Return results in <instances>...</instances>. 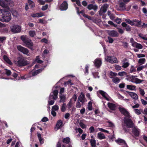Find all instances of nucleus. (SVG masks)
<instances>
[{"label":"nucleus","instance_id":"1","mask_svg":"<svg viewBox=\"0 0 147 147\" xmlns=\"http://www.w3.org/2000/svg\"><path fill=\"white\" fill-rule=\"evenodd\" d=\"M20 39L25 44V46L32 50H33V47L34 44L31 39L27 37L26 35L22 36L20 37Z\"/></svg>","mask_w":147,"mask_h":147},{"label":"nucleus","instance_id":"2","mask_svg":"<svg viewBox=\"0 0 147 147\" xmlns=\"http://www.w3.org/2000/svg\"><path fill=\"white\" fill-rule=\"evenodd\" d=\"M2 17L3 19L5 22L9 21L11 19V15L10 12L8 11H3L2 12Z\"/></svg>","mask_w":147,"mask_h":147},{"label":"nucleus","instance_id":"3","mask_svg":"<svg viewBox=\"0 0 147 147\" xmlns=\"http://www.w3.org/2000/svg\"><path fill=\"white\" fill-rule=\"evenodd\" d=\"M29 64L28 62L23 57H19L18 58L17 65L19 67L25 66Z\"/></svg>","mask_w":147,"mask_h":147},{"label":"nucleus","instance_id":"4","mask_svg":"<svg viewBox=\"0 0 147 147\" xmlns=\"http://www.w3.org/2000/svg\"><path fill=\"white\" fill-rule=\"evenodd\" d=\"M9 4L11 6L13 5V2L9 0H0V5L4 8H6Z\"/></svg>","mask_w":147,"mask_h":147},{"label":"nucleus","instance_id":"5","mask_svg":"<svg viewBox=\"0 0 147 147\" xmlns=\"http://www.w3.org/2000/svg\"><path fill=\"white\" fill-rule=\"evenodd\" d=\"M124 123L125 124L126 126L128 128H132L134 127L135 125L132 120L129 118H127L125 119L124 120Z\"/></svg>","mask_w":147,"mask_h":147},{"label":"nucleus","instance_id":"6","mask_svg":"<svg viewBox=\"0 0 147 147\" xmlns=\"http://www.w3.org/2000/svg\"><path fill=\"white\" fill-rule=\"evenodd\" d=\"M11 31L13 33L20 32L21 30V27L18 25H13L10 27Z\"/></svg>","mask_w":147,"mask_h":147},{"label":"nucleus","instance_id":"7","mask_svg":"<svg viewBox=\"0 0 147 147\" xmlns=\"http://www.w3.org/2000/svg\"><path fill=\"white\" fill-rule=\"evenodd\" d=\"M132 135L135 137H138L140 134V130L137 126H135L132 128Z\"/></svg>","mask_w":147,"mask_h":147},{"label":"nucleus","instance_id":"8","mask_svg":"<svg viewBox=\"0 0 147 147\" xmlns=\"http://www.w3.org/2000/svg\"><path fill=\"white\" fill-rule=\"evenodd\" d=\"M119 109L122 114L129 118L131 117L129 113L125 108L119 107Z\"/></svg>","mask_w":147,"mask_h":147},{"label":"nucleus","instance_id":"9","mask_svg":"<svg viewBox=\"0 0 147 147\" xmlns=\"http://www.w3.org/2000/svg\"><path fill=\"white\" fill-rule=\"evenodd\" d=\"M106 60L112 64L117 63L118 62L117 58L114 57L107 56Z\"/></svg>","mask_w":147,"mask_h":147},{"label":"nucleus","instance_id":"10","mask_svg":"<svg viewBox=\"0 0 147 147\" xmlns=\"http://www.w3.org/2000/svg\"><path fill=\"white\" fill-rule=\"evenodd\" d=\"M17 49L19 51L23 53L24 54L27 55L29 53V51L27 48H24L21 45L17 46Z\"/></svg>","mask_w":147,"mask_h":147},{"label":"nucleus","instance_id":"11","mask_svg":"<svg viewBox=\"0 0 147 147\" xmlns=\"http://www.w3.org/2000/svg\"><path fill=\"white\" fill-rule=\"evenodd\" d=\"M68 5L66 1H63L59 6V8L61 11L66 10L68 8Z\"/></svg>","mask_w":147,"mask_h":147},{"label":"nucleus","instance_id":"12","mask_svg":"<svg viewBox=\"0 0 147 147\" xmlns=\"http://www.w3.org/2000/svg\"><path fill=\"white\" fill-rule=\"evenodd\" d=\"M94 63L95 66L97 68H98L102 64L101 59L99 58H96L94 60Z\"/></svg>","mask_w":147,"mask_h":147},{"label":"nucleus","instance_id":"13","mask_svg":"<svg viewBox=\"0 0 147 147\" xmlns=\"http://www.w3.org/2000/svg\"><path fill=\"white\" fill-rule=\"evenodd\" d=\"M108 34L109 35L113 37H117L119 36V34L117 31L114 30L108 31Z\"/></svg>","mask_w":147,"mask_h":147},{"label":"nucleus","instance_id":"14","mask_svg":"<svg viewBox=\"0 0 147 147\" xmlns=\"http://www.w3.org/2000/svg\"><path fill=\"white\" fill-rule=\"evenodd\" d=\"M79 100L82 103V104L84 103L85 102H86L87 100L86 99L85 95L84 94L81 92V94L79 96Z\"/></svg>","mask_w":147,"mask_h":147},{"label":"nucleus","instance_id":"15","mask_svg":"<svg viewBox=\"0 0 147 147\" xmlns=\"http://www.w3.org/2000/svg\"><path fill=\"white\" fill-rule=\"evenodd\" d=\"M127 92L133 99L135 100H137L138 99V96L135 93L129 91H127Z\"/></svg>","mask_w":147,"mask_h":147},{"label":"nucleus","instance_id":"16","mask_svg":"<svg viewBox=\"0 0 147 147\" xmlns=\"http://www.w3.org/2000/svg\"><path fill=\"white\" fill-rule=\"evenodd\" d=\"M107 105L108 107L111 110L115 111L116 110V106L115 104L109 102L108 103Z\"/></svg>","mask_w":147,"mask_h":147},{"label":"nucleus","instance_id":"17","mask_svg":"<svg viewBox=\"0 0 147 147\" xmlns=\"http://www.w3.org/2000/svg\"><path fill=\"white\" fill-rule=\"evenodd\" d=\"M87 8L89 10L93 9L94 11H96L98 9V6L96 5H94L92 4H91L88 5Z\"/></svg>","mask_w":147,"mask_h":147},{"label":"nucleus","instance_id":"18","mask_svg":"<svg viewBox=\"0 0 147 147\" xmlns=\"http://www.w3.org/2000/svg\"><path fill=\"white\" fill-rule=\"evenodd\" d=\"M121 25L123 27H125V30L127 31H130L131 30V27L129 25H128L125 22H122Z\"/></svg>","mask_w":147,"mask_h":147},{"label":"nucleus","instance_id":"19","mask_svg":"<svg viewBox=\"0 0 147 147\" xmlns=\"http://www.w3.org/2000/svg\"><path fill=\"white\" fill-rule=\"evenodd\" d=\"M132 46L133 47H136V48L139 49H142L143 47V46L140 43H138L136 42H135L134 43H133L132 44Z\"/></svg>","mask_w":147,"mask_h":147},{"label":"nucleus","instance_id":"20","mask_svg":"<svg viewBox=\"0 0 147 147\" xmlns=\"http://www.w3.org/2000/svg\"><path fill=\"white\" fill-rule=\"evenodd\" d=\"M127 61V59L124 58L123 60V65L122 67L124 68H126L129 65V64L128 62H126Z\"/></svg>","mask_w":147,"mask_h":147},{"label":"nucleus","instance_id":"21","mask_svg":"<svg viewBox=\"0 0 147 147\" xmlns=\"http://www.w3.org/2000/svg\"><path fill=\"white\" fill-rule=\"evenodd\" d=\"M63 123L61 120H59L56 124V127L57 129H58L61 128L63 126Z\"/></svg>","mask_w":147,"mask_h":147},{"label":"nucleus","instance_id":"22","mask_svg":"<svg viewBox=\"0 0 147 147\" xmlns=\"http://www.w3.org/2000/svg\"><path fill=\"white\" fill-rule=\"evenodd\" d=\"M99 93L106 100L109 101V99L106 96V95H107V94L105 92L102 90H100L99 91Z\"/></svg>","mask_w":147,"mask_h":147},{"label":"nucleus","instance_id":"23","mask_svg":"<svg viewBox=\"0 0 147 147\" xmlns=\"http://www.w3.org/2000/svg\"><path fill=\"white\" fill-rule=\"evenodd\" d=\"M119 7L121 8V9L122 10H125L126 9L125 4L122 2L119 3Z\"/></svg>","mask_w":147,"mask_h":147},{"label":"nucleus","instance_id":"24","mask_svg":"<svg viewBox=\"0 0 147 147\" xmlns=\"http://www.w3.org/2000/svg\"><path fill=\"white\" fill-rule=\"evenodd\" d=\"M143 81V80H141L138 78H135V79H132L131 80V81L133 82H135L136 84H140Z\"/></svg>","mask_w":147,"mask_h":147},{"label":"nucleus","instance_id":"25","mask_svg":"<svg viewBox=\"0 0 147 147\" xmlns=\"http://www.w3.org/2000/svg\"><path fill=\"white\" fill-rule=\"evenodd\" d=\"M60 100H59V102L63 103L65 102L66 96L64 94H63L61 95H60L59 96Z\"/></svg>","mask_w":147,"mask_h":147},{"label":"nucleus","instance_id":"26","mask_svg":"<svg viewBox=\"0 0 147 147\" xmlns=\"http://www.w3.org/2000/svg\"><path fill=\"white\" fill-rule=\"evenodd\" d=\"M98 138L100 140L104 139L106 138L104 134L101 132H99L97 134Z\"/></svg>","mask_w":147,"mask_h":147},{"label":"nucleus","instance_id":"27","mask_svg":"<svg viewBox=\"0 0 147 147\" xmlns=\"http://www.w3.org/2000/svg\"><path fill=\"white\" fill-rule=\"evenodd\" d=\"M90 142L91 147H97L96 145V141L94 139H91L90 140Z\"/></svg>","mask_w":147,"mask_h":147},{"label":"nucleus","instance_id":"28","mask_svg":"<svg viewBox=\"0 0 147 147\" xmlns=\"http://www.w3.org/2000/svg\"><path fill=\"white\" fill-rule=\"evenodd\" d=\"M4 60L9 65H11L12 63L8 57L6 55H4L3 56Z\"/></svg>","mask_w":147,"mask_h":147},{"label":"nucleus","instance_id":"29","mask_svg":"<svg viewBox=\"0 0 147 147\" xmlns=\"http://www.w3.org/2000/svg\"><path fill=\"white\" fill-rule=\"evenodd\" d=\"M28 2L31 8H34L35 4L34 2L31 0H28Z\"/></svg>","mask_w":147,"mask_h":147},{"label":"nucleus","instance_id":"30","mask_svg":"<svg viewBox=\"0 0 147 147\" xmlns=\"http://www.w3.org/2000/svg\"><path fill=\"white\" fill-rule=\"evenodd\" d=\"M125 21L127 23L131 25L132 26L135 25V23L130 19H125Z\"/></svg>","mask_w":147,"mask_h":147},{"label":"nucleus","instance_id":"31","mask_svg":"<svg viewBox=\"0 0 147 147\" xmlns=\"http://www.w3.org/2000/svg\"><path fill=\"white\" fill-rule=\"evenodd\" d=\"M120 79L118 77L114 78L112 80V82L115 83L117 84L118 83L120 82Z\"/></svg>","mask_w":147,"mask_h":147},{"label":"nucleus","instance_id":"32","mask_svg":"<svg viewBox=\"0 0 147 147\" xmlns=\"http://www.w3.org/2000/svg\"><path fill=\"white\" fill-rule=\"evenodd\" d=\"M53 93L54 96V100H56L57 98V95L58 93V91L57 90H54Z\"/></svg>","mask_w":147,"mask_h":147},{"label":"nucleus","instance_id":"33","mask_svg":"<svg viewBox=\"0 0 147 147\" xmlns=\"http://www.w3.org/2000/svg\"><path fill=\"white\" fill-rule=\"evenodd\" d=\"M62 142L64 143L68 144L70 142V138L68 137L63 138L62 140Z\"/></svg>","mask_w":147,"mask_h":147},{"label":"nucleus","instance_id":"34","mask_svg":"<svg viewBox=\"0 0 147 147\" xmlns=\"http://www.w3.org/2000/svg\"><path fill=\"white\" fill-rule=\"evenodd\" d=\"M134 112L136 114L138 115L141 114V112H142L143 113H144L143 112V110L142 109H141L140 110H139L137 109H134Z\"/></svg>","mask_w":147,"mask_h":147},{"label":"nucleus","instance_id":"35","mask_svg":"<svg viewBox=\"0 0 147 147\" xmlns=\"http://www.w3.org/2000/svg\"><path fill=\"white\" fill-rule=\"evenodd\" d=\"M29 34L30 36L32 37H33L36 35L35 31L30 30L29 32Z\"/></svg>","mask_w":147,"mask_h":147},{"label":"nucleus","instance_id":"36","mask_svg":"<svg viewBox=\"0 0 147 147\" xmlns=\"http://www.w3.org/2000/svg\"><path fill=\"white\" fill-rule=\"evenodd\" d=\"M127 88L131 90H135V88H136V86H134L128 85L127 86Z\"/></svg>","mask_w":147,"mask_h":147},{"label":"nucleus","instance_id":"37","mask_svg":"<svg viewBox=\"0 0 147 147\" xmlns=\"http://www.w3.org/2000/svg\"><path fill=\"white\" fill-rule=\"evenodd\" d=\"M6 38L5 36L0 37V47L1 45V44L3 42V41L5 40Z\"/></svg>","mask_w":147,"mask_h":147},{"label":"nucleus","instance_id":"38","mask_svg":"<svg viewBox=\"0 0 147 147\" xmlns=\"http://www.w3.org/2000/svg\"><path fill=\"white\" fill-rule=\"evenodd\" d=\"M146 59L145 58L140 59L138 60V63L140 65H142L144 63Z\"/></svg>","mask_w":147,"mask_h":147},{"label":"nucleus","instance_id":"39","mask_svg":"<svg viewBox=\"0 0 147 147\" xmlns=\"http://www.w3.org/2000/svg\"><path fill=\"white\" fill-rule=\"evenodd\" d=\"M39 140L41 144H42L44 143V142L42 141L43 139L41 137V135L40 134H38L37 135Z\"/></svg>","mask_w":147,"mask_h":147},{"label":"nucleus","instance_id":"40","mask_svg":"<svg viewBox=\"0 0 147 147\" xmlns=\"http://www.w3.org/2000/svg\"><path fill=\"white\" fill-rule=\"evenodd\" d=\"M4 70H5V74L7 76H9L11 74V71L7 69H5Z\"/></svg>","mask_w":147,"mask_h":147},{"label":"nucleus","instance_id":"41","mask_svg":"<svg viewBox=\"0 0 147 147\" xmlns=\"http://www.w3.org/2000/svg\"><path fill=\"white\" fill-rule=\"evenodd\" d=\"M88 108L89 110L91 111L92 110V102L91 101L89 102L88 105Z\"/></svg>","mask_w":147,"mask_h":147},{"label":"nucleus","instance_id":"42","mask_svg":"<svg viewBox=\"0 0 147 147\" xmlns=\"http://www.w3.org/2000/svg\"><path fill=\"white\" fill-rule=\"evenodd\" d=\"M36 61L37 63L40 64L43 63V61L42 60L39 59L38 56L36 57Z\"/></svg>","mask_w":147,"mask_h":147},{"label":"nucleus","instance_id":"43","mask_svg":"<svg viewBox=\"0 0 147 147\" xmlns=\"http://www.w3.org/2000/svg\"><path fill=\"white\" fill-rule=\"evenodd\" d=\"M122 128L123 130H124L126 132H129V129H128V127H125V126L123 125H122Z\"/></svg>","mask_w":147,"mask_h":147},{"label":"nucleus","instance_id":"44","mask_svg":"<svg viewBox=\"0 0 147 147\" xmlns=\"http://www.w3.org/2000/svg\"><path fill=\"white\" fill-rule=\"evenodd\" d=\"M59 108V106L57 105H55L52 107V109L53 111H57Z\"/></svg>","mask_w":147,"mask_h":147},{"label":"nucleus","instance_id":"45","mask_svg":"<svg viewBox=\"0 0 147 147\" xmlns=\"http://www.w3.org/2000/svg\"><path fill=\"white\" fill-rule=\"evenodd\" d=\"M126 73L124 71L119 72L118 73V75L120 76H123L124 75H126Z\"/></svg>","mask_w":147,"mask_h":147},{"label":"nucleus","instance_id":"46","mask_svg":"<svg viewBox=\"0 0 147 147\" xmlns=\"http://www.w3.org/2000/svg\"><path fill=\"white\" fill-rule=\"evenodd\" d=\"M72 102L71 101V99L70 100L69 102L68 103L67 105V106L68 107V108L69 109H70L72 107Z\"/></svg>","mask_w":147,"mask_h":147},{"label":"nucleus","instance_id":"47","mask_svg":"<svg viewBox=\"0 0 147 147\" xmlns=\"http://www.w3.org/2000/svg\"><path fill=\"white\" fill-rule=\"evenodd\" d=\"M136 71V69L133 66H131V67L130 69V73H132Z\"/></svg>","mask_w":147,"mask_h":147},{"label":"nucleus","instance_id":"48","mask_svg":"<svg viewBox=\"0 0 147 147\" xmlns=\"http://www.w3.org/2000/svg\"><path fill=\"white\" fill-rule=\"evenodd\" d=\"M37 2L40 5H44L45 3V1L43 0H38Z\"/></svg>","mask_w":147,"mask_h":147},{"label":"nucleus","instance_id":"49","mask_svg":"<svg viewBox=\"0 0 147 147\" xmlns=\"http://www.w3.org/2000/svg\"><path fill=\"white\" fill-rule=\"evenodd\" d=\"M108 42L109 43H112L113 42V40L111 36H108ZM107 42H108L107 40Z\"/></svg>","mask_w":147,"mask_h":147},{"label":"nucleus","instance_id":"50","mask_svg":"<svg viewBox=\"0 0 147 147\" xmlns=\"http://www.w3.org/2000/svg\"><path fill=\"white\" fill-rule=\"evenodd\" d=\"M145 67H146V66H145V65H142L141 66H140L137 68V70L138 71H141Z\"/></svg>","mask_w":147,"mask_h":147},{"label":"nucleus","instance_id":"51","mask_svg":"<svg viewBox=\"0 0 147 147\" xmlns=\"http://www.w3.org/2000/svg\"><path fill=\"white\" fill-rule=\"evenodd\" d=\"M141 21H138L137 22H136V23L135 24V25L137 27H140L141 26Z\"/></svg>","mask_w":147,"mask_h":147},{"label":"nucleus","instance_id":"52","mask_svg":"<svg viewBox=\"0 0 147 147\" xmlns=\"http://www.w3.org/2000/svg\"><path fill=\"white\" fill-rule=\"evenodd\" d=\"M116 141L117 142L119 143H123L125 142L124 140L121 139H119Z\"/></svg>","mask_w":147,"mask_h":147},{"label":"nucleus","instance_id":"53","mask_svg":"<svg viewBox=\"0 0 147 147\" xmlns=\"http://www.w3.org/2000/svg\"><path fill=\"white\" fill-rule=\"evenodd\" d=\"M48 5L47 4L42 6L41 9L43 11H45L48 8Z\"/></svg>","mask_w":147,"mask_h":147},{"label":"nucleus","instance_id":"54","mask_svg":"<svg viewBox=\"0 0 147 147\" xmlns=\"http://www.w3.org/2000/svg\"><path fill=\"white\" fill-rule=\"evenodd\" d=\"M117 28L118 30V31L120 34H122L124 33V30L122 29L119 28Z\"/></svg>","mask_w":147,"mask_h":147},{"label":"nucleus","instance_id":"55","mask_svg":"<svg viewBox=\"0 0 147 147\" xmlns=\"http://www.w3.org/2000/svg\"><path fill=\"white\" fill-rule=\"evenodd\" d=\"M142 35L143 34L141 33H140L138 34V36L140 38L144 40H147V37H144L142 36Z\"/></svg>","mask_w":147,"mask_h":147},{"label":"nucleus","instance_id":"56","mask_svg":"<svg viewBox=\"0 0 147 147\" xmlns=\"http://www.w3.org/2000/svg\"><path fill=\"white\" fill-rule=\"evenodd\" d=\"M89 67L88 65H86L85 67V70L84 72L86 74L87 73V74H88V69H89Z\"/></svg>","mask_w":147,"mask_h":147},{"label":"nucleus","instance_id":"57","mask_svg":"<svg viewBox=\"0 0 147 147\" xmlns=\"http://www.w3.org/2000/svg\"><path fill=\"white\" fill-rule=\"evenodd\" d=\"M80 125L81 127L82 128V129H84L86 127V126L85 125V124H84L83 123L80 122Z\"/></svg>","mask_w":147,"mask_h":147},{"label":"nucleus","instance_id":"58","mask_svg":"<svg viewBox=\"0 0 147 147\" xmlns=\"http://www.w3.org/2000/svg\"><path fill=\"white\" fill-rule=\"evenodd\" d=\"M90 132V133H93L94 132V129L93 126H91L89 128Z\"/></svg>","mask_w":147,"mask_h":147},{"label":"nucleus","instance_id":"59","mask_svg":"<svg viewBox=\"0 0 147 147\" xmlns=\"http://www.w3.org/2000/svg\"><path fill=\"white\" fill-rule=\"evenodd\" d=\"M76 107L77 108H80L81 107V103L79 102H78L76 104Z\"/></svg>","mask_w":147,"mask_h":147},{"label":"nucleus","instance_id":"60","mask_svg":"<svg viewBox=\"0 0 147 147\" xmlns=\"http://www.w3.org/2000/svg\"><path fill=\"white\" fill-rule=\"evenodd\" d=\"M115 68L118 70H121V66L119 65H115Z\"/></svg>","mask_w":147,"mask_h":147},{"label":"nucleus","instance_id":"61","mask_svg":"<svg viewBox=\"0 0 147 147\" xmlns=\"http://www.w3.org/2000/svg\"><path fill=\"white\" fill-rule=\"evenodd\" d=\"M140 94L142 96H144L145 94V92L144 90L142 89H140Z\"/></svg>","mask_w":147,"mask_h":147},{"label":"nucleus","instance_id":"62","mask_svg":"<svg viewBox=\"0 0 147 147\" xmlns=\"http://www.w3.org/2000/svg\"><path fill=\"white\" fill-rule=\"evenodd\" d=\"M70 116V114L68 113H67L65 115V118L66 119H68L69 117Z\"/></svg>","mask_w":147,"mask_h":147},{"label":"nucleus","instance_id":"63","mask_svg":"<svg viewBox=\"0 0 147 147\" xmlns=\"http://www.w3.org/2000/svg\"><path fill=\"white\" fill-rule=\"evenodd\" d=\"M49 119L48 118L46 117H44L41 120V121L43 122H46L48 121Z\"/></svg>","mask_w":147,"mask_h":147},{"label":"nucleus","instance_id":"64","mask_svg":"<svg viewBox=\"0 0 147 147\" xmlns=\"http://www.w3.org/2000/svg\"><path fill=\"white\" fill-rule=\"evenodd\" d=\"M110 74L111 76H116L117 75V74L116 73L113 72L112 71L110 72Z\"/></svg>","mask_w":147,"mask_h":147}]
</instances>
